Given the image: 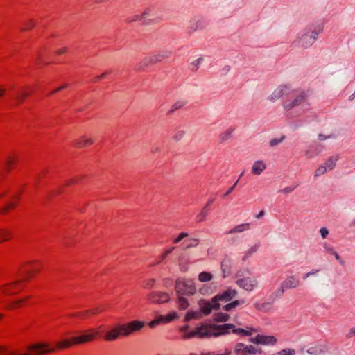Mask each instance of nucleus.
I'll list each match as a JSON object with an SVG mask.
<instances>
[{
	"label": "nucleus",
	"instance_id": "e2e57ef3",
	"mask_svg": "<svg viewBox=\"0 0 355 355\" xmlns=\"http://www.w3.org/2000/svg\"><path fill=\"white\" fill-rule=\"evenodd\" d=\"M26 299L22 300H18L13 302V304L10 307V309L15 308L16 305L20 304L21 302H23Z\"/></svg>",
	"mask_w": 355,
	"mask_h": 355
},
{
	"label": "nucleus",
	"instance_id": "4d7b16f0",
	"mask_svg": "<svg viewBox=\"0 0 355 355\" xmlns=\"http://www.w3.org/2000/svg\"><path fill=\"white\" fill-rule=\"evenodd\" d=\"M284 139V137H282L280 139H272L270 141V146H275L278 144H279Z\"/></svg>",
	"mask_w": 355,
	"mask_h": 355
},
{
	"label": "nucleus",
	"instance_id": "0e129e2a",
	"mask_svg": "<svg viewBox=\"0 0 355 355\" xmlns=\"http://www.w3.org/2000/svg\"><path fill=\"white\" fill-rule=\"evenodd\" d=\"M155 280L154 279H150L148 280L146 283V286H148L150 288H152L154 286Z\"/></svg>",
	"mask_w": 355,
	"mask_h": 355
},
{
	"label": "nucleus",
	"instance_id": "de8ad7c7",
	"mask_svg": "<svg viewBox=\"0 0 355 355\" xmlns=\"http://www.w3.org/2000/svg\"><path fill=\"white\" fill-rule=\"evenodd\" d=\"M174 249L175 247H171L170 249L166 250V252L160 257L159 260L155 264H159L160 262H162L168 254L171 253L173 250H174Z\"/></svg>",
	"mask_w": 355,
	"mask_h": 355
},
{
	"label": "nucleus",
	"instance_id": "3c124183",
	"mask_svg": "<svg viewBox=\"0 0 355 355\" xmlns=\"http://www.w3.org/2000/svg\"><path fill=\"white\" fill-rule=\"evenodd\" d=\"M295 189V187H287L279 191V192L288 194L292 193Z\"/></svg>",
	"mask_w": 355,
	"mask_h": 355
},
{
	"label": "nucleus",
	"instance_id": "774afa93",
	"mask_svg": "<svg viewBox=\"0 0 355 355\" xmlns=\"http://www.w3.org/2000/svg\"><path fill=\"white\" fill-rule=\"evenodd\" d=\"M108 73H110V72H109V71H107V72H105V73H102V74H101V75H100L99 76L96 77V79L94 80V81H98V80H100V79H101V78H105V76H106L107 74H108Z\"/></svg>",
	"mask_w": 355,
	"mask_h": 355
},
{
	"label": "nucleus",
	"instance_id": "412c9836",
	"mask_svg": "<svg viewBox=\"0 0 355 355\" xmlns=\"http://www.w3.org/2000/svg\"><path fill=\"white\" fill-rule=\"evenodd\" d=\"M266 168V164L261 160L255 161L252 166V173L259 175Z\"/></svg>",
	"mask_w": 355,
	"mask_h": 355
},
{
	"label": "nucleus",
	"instance_id": "a19ab883",
	"mask_svg": "<svg viewBox=\"0 0 355 355\" xmlns=\"http://www.w3.org/2000/svg\"><path fill=\"white\" fill-rule=\"evenodd\" d=\"M11 233L7 230H0V242L10 238Z\"/></svg>",
	"mask_w": 355,
	"mask_h": 355
},
{
	"label": "nucleus",
	"instance_id": "6e6552de",
	"mask_svg": "<svg viewBox=\"0 0 355 355\" xmlns=\"http://www.w3.org/2000/svg\"><path fill=\"white\" fill-rule=\"evenodd\" d=\"M261 348H256L252 345H247L242 343H238L234 347V353L236 355H254L261 353Z\"/></svg>",
	"mask_w": 355,
	"mask_h": 355
},
{
	"label": "nucleus",
	"instance_id": "bf43d9fd",
	"mask_svg": "<svg viewBox=\"0 0 355 355\" xmlns=\"http://www.w3.org/2000/svg\"><path fill=\"white\" fill-rule=\"evenodd\" d=\"M239 182V180H236V182L229 189L226 191V193H224L223 197H226L228 196L230 193L232 192V191L234 189L235 187L236 186L237 183Z\"/></svg>",
	"mask_w": 355,
	"mask_h": 355
},
{
	"label": "nucleus",
	"instance_id": "8fccbe9b",
	"mask_svg": "<svg viewBox=\"0 0 355 355\" xmlns=\"http://www.w3.org/2000/svg\"><path fill=\"white\" fill-rule=\"evenodd\" d=\"M232 130H227L220 135V139L223 141H227L230 138Z\"/></svg>",
	"mask_w": 355,
	"mask_h": 355
},
{
	"label": "nucleus",
	"instance_id": "39448f33",
	"mask_svg": "<svg viewBox=\"0 0 355 355\" xmlns=\"http://www.w3.org/2000/svg\"><path fill=\"white\" fill-rule=\"evenodd\" d=\"M291 97L285 100L283 103V107L285 110H291L306 103L308 100L307 93L304 91H294L290 94Z\"/></svg>",
	"mask_w": 355,
	"mask_h": 355
},
{
	"label": "nucleus",
	"instance_id": "cd10ccee",
	"mask_svg": "<svg viewBox=\"0 0 355 355\" xmlns=\"http://www.w3.org/2000/svg\"><path fill=\"white\" fill-rule=\"evenodd\" d=\"M244 303H245L244 300H234V301L225 305L223 307V309L225 310V311H230L232 309H233L239 306L243 305Z\"/></svg>",
	"mask_w": 355,
	"mask_h": 355
},
{
	"label": "nucleus",
	"instance_id": "f257e3e1",
	"mask_svg": "<svg viewBox=\"0 0 355 355\" xmlns=\"http://www.w3.org/2000/svg\"><path fill=\"white\" fill-rule=\"evenodd\" d=\"M144 326V323L138 320L117 325L105 334V339L107 341L116 340L120 336H128L134 331H139Z\"/></svg>",
	"mask_w": 355,
	"mask_h": 355
},
{
	"label": "nucleus",
	"instance_id": "423d86ee",
	"mask_svg": "<svg viewBox=\"0 0 355 355\" xmlns=\"http://www.w3.org/2000/svg\"><path fill=\"white\" fill-rule=\"evenodd\" d=\"M216 324H202L200 327H196L195 330L184 334L183 338L184 339H190L195 336L198 338H209L211 336L215 337Z\"/></svg>",
	"mask_w": 355,
	"mask_h": 355
},
{
	"label": "nucleus",
	"instance_id": "e433bc0d",
	"mask_svg": "<svg viewBox=\"0 0 355 355\" xmlns=\"http://www.w3.org/2000/svg\"><path fill=\"white\" fill-rule=\"evenodd\" d=\"M19 282H20V281H16V282H14L10 284H6V285L2 286L3 293L4 294H6V295H8L15 294V293L14 291H12L10 288H8L7 287L8 286H12V287H14L15 285H17Z\"/></svg>",
	"mask_w": 355,
	"mask_h": 355
},
{
	"label": "nucleus",
	"instance_id": "473e14b6",
	"mask_svg": "<svg viewBox=\"0 0 355 355\" xmlns=\"http://www.w3.org/2000/svg\"><path fill=\"white\" fill-rule=\"evenodd\" d=\"M338 160V156L336 155L334 157H329L324 166H326L327 171H331L336 166V163Z\"/></svg>",
	"mask_w": 355,
	"mask_h": 355
},
{
	"label": "nucleus",
	"instance_id": "603ef678",
	"mask_svg": "<svg viewBox=\"0 0 355 355\" xmlns=\"http://www.w3.org/2000/svg\"><path fill=\"white\" fill-rule=\"evenodd\" d=\"M320 271V270H317V269H313L311 270H310L309 272L305 273L303 276V279H307L308 277H311V276H313L315 275L317 272H318Z\"/></svg>",
	"mask_w": 355,
	"mask_h": 355
},
{
	"label": "nucleus",
	"instance_id": "338daca9",
	"mask_svg": "<svg viewBox=\"0 0 355 355\" xmlns=\"http://www.w3.org/2000/svg\"><path fill=\"white\" fill-rule=\"evenodd\" d=\"M355 336V329L352 328L350 329L349 332L347 334V337L351 338Z\"/></svg>",
	"mask_w": 355,
	"mask_h": 355
},
{
	"label": "nucleus",
	"instance_id": "c03bdc74",
	"mask_svg": "<svg viewBox=\"0 0 355 355\" xmlns=\"http://www.w3.org/2000/svg\"><path fill=\"white\" fill-rule=\"evenodd\" d=\"M184 103L183 101H178L174 103L171 108L168 110V114H172L175 110H177L184 105Z\"/></svg>",
	"mask_w": 355,
	"mask_h": 355
},
{
	"label": "nucleus",
	"instance_id": "bb28decb",
	"mask_svg": "<svg viewBox=\"0 0 355 355\" xmlns=\"http://www.w3.org/2000/svg\"><path fill=\"white\" fill-rule=\"evenodd\" d=\"M73 345H76L74 341L73 340V337L71 338H67L60 342L57 343L56 347L59 349H62L64 348L69 347Z\"/></svg>",
	"mask_w": 355,
	"mask_h": 355
},
{
	"label": "nucleus",
	"instance_id": "a211bd4d",
	"mask_svg": "<svg viewBox=\"0 0 355 355\" xmlns=\"http://www.w3.org/2000/svg\"><path fill=\"white\" fill-rule=\"evenodd\" d=\"M283 288L291 289L297 287L300 284L299 280L293 275L287 277L282 283Z\"/></svg>",
	"mask_w": 355,
	"mask_h": 355
},
{
	"label": "nucleus",
	"instance_id": "c756f323",
	"mask_svg": "<svg viewBox=\"0 0 355 355\" xmlns=\"http://www.w3.org/2000/svg\"><path fill=\"white\" fill-rule=\"evenodd\" d=\"M182 295H178L177 303L180 310H185L189 307V304L187 299Z\"/></svg>",
	"mask_w": 355,
	"mask_h": 355
},
{
	"label": "nucleus",
	"instance_id": "680f3d73",
	"mask_svg": "<svg viewBox=\"0 0 355 355\" xmlns=\"http://www.w3.org/2000/svg\"><path fill=\"white\" fill-rule=\"evenodd\" d=\"M333 255L335 257L336 259L340 262L341 265H344L345 262L341 259L340 256L337 253V252H335V254H333Z\"/></svg>",
	"mask_w": 355,
	"mask_h": 355
},
{
	"label": "nucleus",
	"instance_id": "864d4df0",
	"mask_svg": "<svg viewBox=\"0 0 355 355\" xmlns=\"http://www.w3.org/2000/svg\"><path fill=\"white\" fill-rule=\"evenodd\" d=\"M35 26V23L33 20H29L25 25H24V27L22 28V31H27L28 29H31V28H33Z\"/></svg>",
	"mask_w": 355,
	"mask_h": 355
},
{
	"label": "nucleus",
	"instance_id": "13d9d810",
	"mask_svg": "<svg viewBox=\"0 0 355 355\" xmlns=\"http://www.w3.org/2000/svg\"><path fill=\"white\" fill-rule=\"evenodd\" d=\"M320 233L321 234V236L323 239H325L327 236L328 234H329V230L326 227H322L320 230Z\"/></svg>",
	"mask_w": 355,
	"mask_h": 355
},
{
	"label": "nucleus",
	"instance_id": "2eb2a0df",
	"mask_svg": "<svg viewBox=\"0 0 355 355\" xmlns=\"http://www.w3.org/2000/svg\"><path fill=\"white\" fill-rule=\"evenodd\" d=\"M179 318V315L177 312L173 311L166 315H159L153 321L150 322L148 325L151 328H154L155 326L160 323H168L171 321Z\"/></svg>",
	"mask_w": 355,
	"mask_h": 355
},
{
	"label": "nucleus",
	"instance_id": "49530a36",
	"mask_svg": "<svg viewBox=\"0 0 355 355\" xmlns=\"http://www.w3.org/2000/svg\"><path fill=\"white\" fill-rule=\"evenodd\" d=\"M327 167L326 166L321 165L315 171V176L319 177L323 174H324L327 172Z\"/></svg>",
	"mask_w": 355,
	"mask_h": 355
},
{
	"label": "nucleus",
	"instance_id": "dca6fc26",
	"mask_svg": "<svg viewBox=\"0 0 355 355\" xmlns=\"http://www.w3.org/2000/svg\"><path fill=\"white\" fill-rule=\"evenodd\" d=\"M98 334V331L95 329H90L87 331H85V334L81 336L73 337V340L74 341L75 344H83L93 340L95 336H96Z\"/></svg>",
	"mask_w": 355,
	"mask_h": 355
},
{
	"label": "nucleus",
	"instance_id": "69168bd1",
	"mask_svg": "<svg viewBox=\"0 0 355 355\" xmlns=\"http://www.w3.org/2000/svg\"><path fill=\"white\" fill-rule=\"evenodd\" d=\"M67 87H68V85L67 84H64V85L58 87L55 90L51 92V94L57 92H59V91L62 90V89L67 88Z\"/></svg>",
	"mask_w": 355,
	"mask_h": 355
},
{
	"label": "nucleus",
	"instance_id": "5701e85b",
	"mask_svg": "<svg viewBox=\"0 0 355 355\" xmlns=\"http://www.w3.org/2000/svg\"><path fill=\"white\" fill-rule=\"evenodd\" d=\"M250 224L248 223H242L235 226L234 228L228 231L227 234H232L234 233H241L250 230Z\"/></svg>",
	"mask_w": 355,
	"mask_h": 355
},
{
	"label": "nucleus",
	"instance_id": "79ce46f5",
	"mask_svg": "<svg viewBox=\"0 0 355 355\" xmlns=\"http://www.w3.org/2000/svg\"><path fill=\"white\" fill-rule=\"evenodd\" d=\"M185 133V131L183 130H176L175 134L173 136V139L176 141H180L184 137Z\"/></svg>",
	"mask_w": 355,
	"mask_h": 355
},
{
	"label": "nucleus",
	"instance_id": "f3484780",
	"mask_svg": "<svg viewBox=\"0 0 355 355\" xmlns=\"http://www.w3.org/2000/svg\"><path fill=\"white\" fill-rule=\"evenodd\" d=\"M28 349L34 351L35 355H44L48 353H52L55 350V348H49L47 343L32 344L28 346Z\"/></svg>",
	"mask_w": 355,
	"mask_h": 355
},
{
	"label": "nucleus",
	"instance_id": "2f4dec72",
	"mask_svg": "<svg viewBox=\"0 0 355 355\" xmlns=\"http://www.w3.org/2000/svg\"><path fill=\"white\" fill-rule=\"evenodd\" d=\"M202 316L200 311H188L185 315L184 320L188 322L192 319H200Z\"/></svg>",
	"mask_w": 355,
	"mask_h": 355
},
{
	"label": "nucleus",
	"instance_id": "4468645a",
	"mask_svg": "<svg viewBox=\"0 0 355 355\" xmlns=\"http://www.w3.org/2000/svg\"><path fill=\"white\" fill-rule=\"evenodd\" d=\"M250 341L257 345H274L277 343V339L273 336L258 334L255 337L251 338Z\"/></svg>",
	"mask_w": 355,
	"mask_h": 355
},
{
	"label": "nucleus",
	"instance_id": "6e6d98bb",
	"mask_svg": "<svg viewBox=\"0 0 355 355\" xmlns=\"http://www.w3.org/2000/svg\"><path fill=\"white\" fill-rule=\"evenodd\" d=\"M137 21H142L141 15H135L134 16L130 17L127 19L128 22H132Z\"/></svg>",
	"mask_w": 355,
	"mask_h": 355
},
{
	"label": "nucleus",
	"instance_id": "72a5a7b5",
	"mask_svg": "<svg viewBox=\"0 0 355 355\" xmlns=\"http://www.w3.org/2000/svg\"><path fill=\"white\" fill-rule=\"evenodd\" d=\"M230 319V315L225 313H216L214 315V320L216 322H226Z\"/></svg>",
	"mask_w": 355,
	"mask_h": 355
},
{
	"label": "nucleus",
	"instance_id": "f03ea898",
	"mask_svg": "<svg viewBox=\"0 0 355 355\" xmlns=\"http://www.w3.org/2000/svg\"><path fill=\"white\" fill-rule=\"evenodd\" d=\"M322 31L321 26H318L313 30L305 29L297 35L292 45L297 48L306 49L315 42L318 34Z\"/></svg>",
	"mask_w": 355,
	"mask_h": 355
},
{
	"label": "nucleus",
	"instance_id": "5fc2aeb1",
	"mask_svg": "<svg viewBox=\"0 0 355 355\" xmlns=\"http://www.w3.org/2000/svg\"><path fill=\"white\" fill-rule=\"evenodd\" d=\"M188 236V234L186 233V232H182L180 233L178 236L174 239L173 242L175 243H179L180 241H181L183 239L186 238Z\"/></svg>",
	"mask_w": 355,
	"mask_h": 355
},
{
	"label": "nucleus",
	"instance_id": "4be33fe9",
	"mask_svg": "<svg viewBox=\"0 0 355 355\" xmlns=\"http://www.w3.org/2000/svg\"><path fill=\"white\" fill-rule=\"evenodd\" d=\"M204 28V22L201 19L194 18L193 19L189 24V29L191 32L196 31L198 29H202Z\"/></svg>",
	"mask_w": 355,
	"mask_h": 355
},
{
	"label": "nucleus",
	"instance_id": "7ed1b4c3",
	"mask_svg": "<svg viewBox=\"0 0 355 355\" xmlns=\"http://www.w3.org/2000/svg\"><path fill=\"white\" fill-rule=\"evenodd\" d=\"M230 331L237 335L248 336L252 335V332H256L257 330L252 327H248L246 329L236 328V326L232 324H216L215 337L228 334Z\"/></svg>",
	"mask_w": 355,
	"mask_h": 355
},
{
	"label": "nucleus",
	"instance_id": "ea45409f",
	"mask_svg": "<svg viewBox=\"0 0 355 355\" xmlns=\"http://www.w3.org/2000/svg\"><path fill=\"white\" fill-rule=\"evenodd\" d=\"M199 242H200V240L198 239H196V238L189 239L188 243L184 247V249L195 248L198 245Z\"/></svg>",
	"mask_w": 355,
	"mask_h": 355
},
{
	"label": "nucleus",
	"instance_id": "7c9ffc66",
	"mask_svg": "<svg viewBox=\"0 0 355 355\" xmlns=\"http://www.w3.org/2000/svg\"><path fill=\"white\" fill-rule=\"evenodd\" d=\"M259 244L257 243L254 245L251 246L245 252L243 257V261H245L249 257H250L253 254H254L259 249Z\"/></svg>",
	"mask_w": 355,
	"mask_h": 355
},
{
	"label": "nucleus",
	"instance_id": "393cba45",
	"mask_svg": "<svg viewBox=\"0 0 355 355\" xmlns=\"http://www.w3.org/2000/svg\"><path fill=\"white\" fill-rule=\"evenodd\" d=\"M101 311H102V309L100 306H98V307L94 308L91 310H86L83 312L71 313L70 315L72 317H77V316H82V315H87L89 314L95 315Z\"/></svg>",
	"mask_w": 355,
	"mask_h": 355
},
{
	"label": "nucleus",
	"instance_id": "37998d69",
	"mask_svg": "<svg viewBox=\"0 0 355 355\" xmlns=\"http://www.w3.org/2000/svg\"><path fill=\"white\" fill-rule=\"evenodd\" d=\"M207 214L208 212L207 210V207H204L201 211L200 212V214L197 216L198 223L204 221L206 218Z\"/></svg>",
	"mask_w": 355,
	"mask_h": 355
},
{
	"label": "nucleus",
	"instance_id": "4c0bfd02",
	"mask_svg": "<svg viewBox=\"0 0 355 355\" xmlns=\"http://www.w3.org/2000/svg\"><path fill=\"white\" fill-rule=\"evenodd\" d=\"M202 62V58H198L190 64L191 70L195 71H197L200 64Z\"/></svg>",
	"mask_w": 355,
	"mask_h": 355
},
{
	"label": "nucleus",
	"instance_id": "f8f14e48",
	"mask_svg": "<svg viewBox=\"0 0 355 355\" xmlns=\"http://www.w3.org/2000/svg\"><path fill=\"white\" fill-rule=\"evenodd\" d=\"M199 305L202 315H208L213 309H218L220 307V304L214 301V297L211 298V302L205 300H201Z\"/></svg>",
	"mask_w": 355,
	"mask_h": 355
},
{
	"label": "nucleus",
	"instance_id": "0eeeda50",
	"mask_svg": "<svg viewBox=\"0 0 355 355\" xmlns=\"http://www.w3.org/2000/svg\"><path fill=\"white\" fill-rule=\"evenodd\" d=\"M175 291L178 295H191L195 293L196 288L191 281L178 278L175 282Z\"/></svg>",
	"mask_w": 355,
	"mask_h": 355
},
{
	"label": "nucleus",
	"instance_id": "58836bf2",
	"mask_svg": "<svg viewBox=\"0 0 355 355\" xmlns=\"http://www.w3.org/2000/svg\"><path fill=\"white\" fill-rule=\"evenodd\" d=\"M295 353H296V352L295 349L287 348V349H284L279 351V352L275 353L272 355H295Z\"/></svg>",
	"mask_w": 355,
	"mask_h": 355
},
{
	"label": "nucleus",
	"instance_id": "c9c22d12",
	"mask_svg": "<svg viewBox=\"0 0 355 355\" xmlns=\"http://www.w3.org/2000/svg\"><path fill=\"white\" fill-rule=\"evenodd\" d=\"M213 278L212 275L208 272H202L198 275V280L202 282H209Z\"/></svg>",
	"mask_w": 355,
	"mask_h": 355
},
{
	"label": "nucleus",
	"instance_id": "20e7f679",
	"mask_svg": "<svg viewBox=\"0 0 355 355\" xmlns=\"http://www.w3.org/2000/svg\"><path fill=\"white\" fill-rule=\"evenodd\" d=\"M234 283L238 287L247 292H252L259 287V281L257 277H245L241 271L236 274Z\"/></svg>",
	"mask_w": 355,
	"mask_h": 355
},
{
	"label": "nucleus",
	"instance_id": "c85d7f7f",
	"mask_svg": "<svg viewBox=\"0 0 355 355\" xmlns=\"http://www.w3.org/2000/svg\"><path fill=\"white\" fill-rule=\"evenodd\" d=\"M93 144V140L89 138H85L84 136L80 139H77L74 141V146H76L78 148H83L87 145H91Z\"/></svg>",
	"mask_w": 355,
	"mask_h": 355
},
{
	"label": "nucleus",
	"instance_id": "f704fd0d",
	"mask_svg": "<svg viewBox=\"0 0 355 355\" xmlns=\"http://www.w3.org/2000/svg\"><path fill=\"white\" fill-rule=\"evenodd\" d=\"M285 290L286 289L283 288L282 285L280 284L279 287L271 294L270 298L274 301L277 298L282 297Z\"/></svg>",
	"mask_w": 355,
	"mask_h": 355
},
{
	"label": "nucleus",
	"instance_id": "aec40b11",
	"mask_svg": "<svg viewBox=\"0 0 355 355\" xmlns=\"http://www.w3.org/2000/svg\"><path fill=\"white\" fill-rule=\"evenodd\" d=\"M325 352V346L320 344L311 346L306 349V353L309 355H322Z\"/></svg>",
	"mask_w": 355,
	"mask_h": 355
},
{
	"label": "nucleus",
	"instance_id": "b1692460",
	"mask_svg": "<svg viewBox=\"0 0 355 355\" xmlns=\"http://www.w3.org/2000/svg\"><path fill=\"white\" fill-rule=\"evenodd\" d=\"M254 307L259 311L268 312L271 309L272 302H263V303L255 302L254 304Z\"/></svg>",
	"mask_w": 355,
	"mask_h": 355
},
{
	"label": "nucleus",
	"instance_id": "9d476101",
	"mask_svg": "<svg viewBox=\"0 0 355 355\" xmlns=\"http://www.w3.org/2000/svg\"><path fill=\"white\" fill-rule=\"evenodd\" d=\"M293 89L288 85H282L277 87L269 96L268 100L271 102H275L284 96H289Z\"/></svg>",
	"mask_w": 355,
	"mask_h": 355
},
{
	"label": "nucleus",
	"instance_id": "a18cd8bd",
	"mask_svg": "<svg viewBox=\"0 0 355 355\" xmlns=\"http://www.w3.org/2000/svg\"><path fill=\"white\" fill-rule=\"evenodd\" d=\"M153 16L152 10L150 8H147L145 11L141 15V17L142 21L144 22L146 20H149V18Z\"/></svg>",
	"mask_w": 355,
	"mask_h": 355
},
{
	"label": "nucleus",
	"instance_id": "09e8293b",
	"mask_svg": "<svg viewBox=\"0 0 355 355\" xmlns=\"http://www.w3.org/2000/svg\"><path fill=\"white\" fill-rule=\"evenodd\" d=\"M322 245L326 252H327L328 253H330L331 254H335L336 250L331 245H329L327 243H324Z\"/></svg>",
	"mask_w": 355,
	"mask_h": 355
},
{
	"label": "nucleus",
	"instance_id": "ddd939ff",
	"mask_svg": "<svg viewBox=\"0 0 355 355\" xmlns=\"http://www.w3.org/2000/svg\"><path fill=\"white\" fill-rule=\"evenodd\" d=\"M238 295V291L235 288H228L226 290L222 291L221 293L217 294L214 296V301L218 302L219 303L220 301L222 302H229L236 297Z\"/></svg>",
	"mask_w": 355,
	"mask_h": 355
},
{
	"label": "nucleus",
	"instance_id": "1a4fd4ad",
	"mask_svg": "<svg viewBox=\"0 0 355 355\" xmlns=\"http://www.w3.org/2000/svg\"><path fill=\"white\" fill-rule=\"evenodd\" d=\"M171 55H172L171 51H161L157 54L146 57L141 62V66L139 67V68L160 62L166 58H169Z\"/></svg>",
	"mask_w": 355,
	"mask_h": 355
},
{
	"label": "nucleus",
	"instance_id": "052dcab7",
	"mask_svg": "<svg viewBox=\"0 0 355 355\" xmlns=\"http://www.w3.org/2000/svg\"><path fill=\"white\" fill-rule=\"evenodd\" d=\"M13 162L14 161L12 159V157H8V159L6 160V164L8 170L11 169V164H12Z\"/></svg>",
	"mask_w": 355,
	"mask_h": 355
},
{
	"label": "nucleus",
	"instance_id": "6ab92c4d",
	"mask_svg": "<svg viewBox=\"0 0 355 355\" xmlns=\"http://www.w3.org/2000/svg\"><path fill=\"white\" fill-rule=\"evenodd\" d=\"M232 261L230 257H225L221 262V271L223 277H227L231 272Z\"/></svg>",
	"mask_w": 355,
	"mask_h": 355
},
{
	"label": "nucleus",
	"instance_id": "9b49d317",
	"mask_svg": "<svg viewBox=\"0 0 355 355\" xmlns=\"http://www.w3.org/2000/svg\"><path fill=\"white\" fill-rule=\"evenodd\" d=\"M148 300L152 304H164L170 300V296L166 292L153 291L148 294Z\"/></svg>",
	"mask_w": 355,
	"mask_h": 355
},
{
	"label": "nucleus",
	"instance_id": "a878e982",
	"mask_svg": "<svg viewBox=\"0 0 355 355\" xmlns=\"http://www.w3.org/2000/svg\"><path fill=\"white\" fill-rule=\"evenodd\" d=\"M29 94V92L26 91L24 88H21L15 95L16 105H17L22 103Z\"/></svg>",
	"mask_w": 355,
	"mask_h": 355
}]
</instances>
